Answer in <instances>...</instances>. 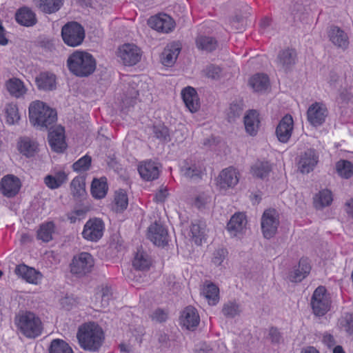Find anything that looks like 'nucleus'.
<instances>
[{"mask_svg": "<svg viewBox=\"0 0 353 353\" xmlns=\"http://www.w3.org/2000/svg\"><path fill=\"white\" fill-rule=\"evenodd\" d=\"M77 336L81 347L90 352L97 351L104 340L102 328L94 322L81 325L78 329Z\"/></svg>", "mask_w": 353, "mask_h": 353, "instance_id": "1", "label": "nucleus"}, {"mask_svg": "<svg viewBox=\"0 0 353 353\" xmlns=\"http://www.w3.org/2000/svg\"><path fill=\"white\" fill-rule=\"evenodd\" d=\"M69 71L79 77H85L92 74L97 66L94 57L84 51L76 50L67 59Z\"/></svg>", "mask_w": 353, "mask_h": 353, "instance_id": "2", "label": "nucleus"}, {"mask_svg": "<svg viewBox=\"0 0 353 353\" xmlns=\"http://www.w3.org/2000/svg\"><path fill=\"white\" fill-rule=\"evenodd\" d=\"M57 119V112L45 103L35 101L29 106V120L30 123L39 129H47Z\"/></svg>", "mask_w": 353, "mask_h": 353, "instance_id": "3", "label": "nucleus"}, {"mask_svg": "<svg viewBox=\"0 0 353 353\" xmlns=\"http://www.w3.org/2000/svg\"><path fill=\"white\" fill-rule=\"evenodd\" d=\"M17 325L21 332L29 339L38 337L43 331L41 319L32 312L20 313L17 317Z\"/></svg>", "mask_w": 353, "mask_h": 353, "instance_id": "4", "label": "nucleus"}, {"mask_svg": "<svg viewBox=\"0 0 353 353\" xmlns=\"http://www.w3.org/2000/svg\"><path fill=\"white\" fill-rule=\"evenodd\" d=\"M331 303L326 288L324 286H319L314 291L310 304L315 316H323L330 310Z\"/></svg>", "mask_w": 353, "mask_h": 353, "instance_id": "5", "label": "nucleus"}, {"mask_svg": "<svg viewBox=\"0 0 353 353\" xmlns=\"http://www.w3.org/2000/svg\"><path fill=\"white\" fill-rule=\"evenodd\" d=\"M61 36L65 44L76 47L82 43L85 38V31L79 23L68 22L63 26Z\"/></svg>", "mask_w": 353, "mask_h": 353, "instance_id": "6", "label": "nucleus"}, {"mask_svg": "<svg viewBox=\"0 0 353 353\" xmlns=\"http://www.w3.org/2000/svg\"><path fill=\"white\" fill-rule=\"evenodd\" d=\"M94 264V259L90 253L81 252L73 257L70 265V272L81 277L90 272Z\"/></svg>", "mask_w": 353, "mask_h": 353, "instance_id": "7", "label": "nucleus"}, {"mask_svg": "<svg viewBox=\"0 0 353 353\" xmlns=\"http://www.w3.org/2000/svg\"><path fill=\"white\" fill-rule=\"evenodd\" d=\"M279 225V214L274 209L266 210L261 218V230L265 238L273 237Z\"/></svg>", "mask_w": 353, "mask_h": 353, "instance_id": "8", "label": "nucleus"}, {"mask_svg": "<svg viewBox=\"0 0 353 353\" xmlns=\"http://www.w3.org/2000/svg\"><path fill=\"white\" fill-rule=\"evenodd\" d=\"M319 159V152L314 148H307L298 156L297 165L299 170L303 174H308L313 171Z\"/></svg>", "mask_w": 353, "mask_h": 353, "instance_id": "9", "label": "nucleus"}, {"mask_svg": "<svg viewBox=\"0 0 353 353\" xmlns=\"http://www.w3.org/2000/svg\"><path fill=\"white\" fill-rule=\"evenodd\" d=\"M104 229V223L101 219H90L84 225L82 236L86 240L97 241L103 236Z\"/></svg>", "mask_w": 353, "mask_h": 353, "instance_id": "10", "label": "nucleus"}, {"mask_svg": "<svg viewBox=\"0 0 353 353\" xmlns=\"http://www.w3.org/2000/svg\"><path fill=\"white\" fill-rule=\"evenodd\" d=\"M147 236L155 245L159 247H164L169 241L168 230L157 221L148 227Z\"/></svg>", "mask_w": 353, "mask_h": 353, "instance_id": "11", "label": "nucleus"}, {"mask_svg": "<svg viewBox=\"0 0 353 353\" xmlns=\"http://www.w3.org/2000/svg\"><path fill=\"white\" fill-rule=\"evenodd\" d=\"M328 115V110L323 103L315 102L312 103L307 111L308 122L314 127L323 125Z\"/></svg>", "mask_w": 353, "mask_h": 353, "instance_id": "12", "label": "nucleus"}, {"mask_svg": "<svg viewBox=\"0 0 353 353\" xmlns=\"http://www.w3.org/2000/svg\"><path fill=\"white\" fill-rule=\"evenodd\" d=\"M118 56L125 65H134L141 58V51L135 45L125 43L119 48Z\"/></svg>", "mask_w": 353, "mask_h": 353, "instance_id": "13", "label": "nucleus"}, {"mask_svg": "<svg viewBox=\"0 0 353 353\" xmlns=\"http://www.w3.org/2000/svg\"><path fill=\"white\" fill-rule=\"evenodd\" d=\"M246 216L243 212L233 214L227 224V230L232 237L241 238L246 231Z\"/></svg>", "mask_w": 353, "mask_h": 353, "instance_id": "14", "label": "nucleus"}, {"mask_svg": "<svg viewBox=\"0 0 353 353\" xmlns=\"http://www.w3.org/2000/svg\"><path fill=\"white\" fill-rule=\"evenodd\" d=\"M148 25L158 32L168 33L174 29L175 23L168 14H159L151 17L148 19Z\"/></svg>", "mask_w": 353, "mask_h": 353, "instance_id": "15", "label": "nucleus"}, {"mask_svg": "<svg viewBox=\"0 0 353 353\" xmlns=\"http://www.w3.org/2000/svg\"><path fill=\"white\" fill-rule=\"evenodd\" d=\"M239 173L233 167L223 170L218 178L217 185L223 190L234 187L239 182Z\"/></svg>", "mask_w": 353, "mask_h": 353, "instance_id": "16", "label": "nucleus"}, {"mask_svg": "<svg viewBox=\"0 0 353 353\" xmlns=\"http://www.w3.org/2000/svg\"><path fill=\"white\" fill-rule=\"evenodd\" d=\"M21 182L18 177L8 174L4 176L0 183V190L7 197L14 196L19 191Z\"/></svg>", "mask_w": 353, "mask_h": 353, "instance_id": "17", "label": "nucleus"}, {"mask_svg": "<svg viewBox=\"0 0 353 353\" xmlns=\"http://www.w3.org/2000/svg\"><path fill=\"white\" fill-rule=\"evenodd\" d=\"M293 126L294 121L291 115L286 114L281 119L276 128V134L279 141L287 143L289 141Z\"/></svg>", "mask_w": 353, "mask_h": 353, "instance_id": "18", "label": "nucleus"}, {"mask_svg": "<svg viewBox=\"0 0 353 353\" xmlns=\"http://www.w3.org/2000/svg\"><path fill=\"white\" fill-rule=\"evenodd\" d=\"M297 54L294 49H285L279 52L276 59V65L279 70L288 72L295 65Z\"/></svg>", "mask_w": 353, "mask_h": 353, "instance_id": "19", "label": "nucleus"}, {"mask_svg": "<svg viewBox=\"0 0 353 353\" xmlns=\"http://www.w3.org/2000/svg\"><path fill=\"white\" fill-rule=\"evenodd\" d=\"M200 316L196 308L192 306L186 307L180 316L181 324L189 330H194L199 324Z\"/></svg>", "mask_w": 353, "mask_h": 353, "instance_id": "20", "label": "nucleus"}, {"mask_svg": "<svg viewBox=\"0 0 353 353\" xmlns=\"http://www.w3.org/2000/svg\"><path fill=\"white\" fill-rule=\"evenodd\" d=\"M19 152L27 158L33 157L39 152V144L36 140L28 137H19L17 141Z\"/></svg>", "mask_w": 353, "mask_h": 353, "instance_id": "21", "label": "nucleus"}, {"mask_svg": "<svg viewBox=\"0 0 353 353\" xmlns=\"http://www.w3.org/2000/svg\"><path fill=\"white\" fill-rule=\"evenodd\" d=\"M64 132L62 127H57L48 134L49 144L56 152H62L66 148Z\"/></svg>", "mask_w": 353, "mask_h": 353, "instance_id": "22", "label": "nucleus"}, {"mask_svg": "<svg viewBox=\"0 0 353 353\" xmlns=\"http://www.w3.org/2000/svg\"><path fill=\"white\" fill-rule=\"evenodd\" d=\"M330 41L337 48L345 50L349 46V38L346 32L337 26H331L328 30Z\"/></svg>", "mask_w": 353, "mask_h": 353, "instance_id": "23", "label": "nucleus"}, {"mask_svg": "<svg viewBox=\"0 0 353 353\" xmlns=\"http://www.w3.org/2000/svg\"><path fill=\"white\" fill-rule=\"evenodd\" d=\"M15 273L27 282L32 284H37L42 276L39 272L24 264L17 266Z\"/></svg>", "mask_w": 353, "mask_h": 353, "instance_id": "24", "label": "nucleus"}, {"mask_svg": "<svg viewBox=\"0 0 353 353\" xmlns=\"http://www.w3.org/2000/svg\"><path fill=\"white\" fill-rule=\"evenodd\" d=\"M203 170V166L201 163L193 159L186 160L181 168L184 176L193 179L201 178Z\"/></svg>", "mask_w": 353, "mask_h": 353, "instance_id": "25", "label": "nucleus"}, {"mask_svg": "<svg viewBox=\"0 0 353 353\" xmlns=\"http://www.w3.org/2000/svg\"><path fill=\"white\" fill-rule=\"evenodd\" d=\"M195 43L199 50L206 53L216 50L219 46V42L215 37L202 34L196 37Z\"/></svg>", "mask_w": 353, "mask_h": 353, "instance_id": "26", "label": "nucleus"}, {"mask_svg": "<svg viewBox=\"0 0 353 353\" xmlns=\"http://www.w3.org/2000/svg\"><path fill=\"white\" fill-rule=\"evenodd\" d=\"M183 100L185 106L191 112H196L200 107L197 93L194 88L187 87L181 92Z\"/></svg>", "mask_w": 353, "mask_h": 353, "instance_id": "27", "label": "nucleus"}, {"mask_svg": "<svg viewBox=\"0 0 353 353\" xmlns=\"http://www.w3.org/2000/svg\"><path fill=\"white\" fill-rule=\"evenodd\" d=\"M141 177L145 181H152L158 178L159 170L156 163L149 161L141 163L138 168Z\"/></svg>", "mask_w": 353, "mask_h": 353, "instance_id": "28", "label": "nucleus"}, {"mask_svg": "<svg viewBox=\"0 0 353 353\" xmlns=\"http://www.w3.org/2000/svg\"><path fill=\"white\" fill-rule=\"evenodd\" d=\"M180 51L179 44L173 43L168 45L161 54V63L165 66H172L175 63Z\"/></svg>", "mask_w": 353, "mask_h": 353, "instance_id": "29", "label": "nucleus"}, {"mask_svg": "<svg viewBox=\"0 0 353 353\" xmlns=\"http://www.w3.org/2000/svg\"><path fill=\"white\" fill-rule=\"evenodd\" d=\"M15 19L21 26L30 27L37 23L36 14L28 7L19 8L15 14Z\"/></svg>", "mask_w": 353, "mask_h": 353, "instance_id": "30", "label": "nucleus"}, {"mask_svg": "<svg viewBox=\"0 0 353 353\" xmlns=\"http://www.w3.org/2000/svg\"><path fill=\"white\" fill-rule=\"evenodd\" d=\"M39 90H52L56 88V76L50 72H42L35 78Z\"/></svg>", "mask_w": 353, "mask_h": 353, "instance_id": "31", "label": "nucleus"}, {"mask_svg": "<svg viewBox=\"0 0 353 353\" xmlns=\"http://www.w3.org/2000/svg\"><path fill=\"white\" fill-rule=\"evenodd\" d=\"M311 267L305 259L299 261L298 267H295L289 275V279L292 282H301L310 272Z\"/></svg>", "mask_w": 353, "mask_h": 353, "instance_id": "32", "label": "nucleus"}, {"mask_svg": "<svg viewBox=\"0 0 353 353\" xmlns=\"http://www.w3.org/2000/svg\"><path fill=\"white\" fill-rule=\"evenodd\" d=\"M201 294L211 305H215L219 301V289L213 283L206 282L203 285Z\"/></svg>", "mask_w": 353, "mask_h": 353, "instance_id": "33", "label": "nucleus"}, {"mask_svg": "<svg viewBox=\"0 0 353 353\" xmlns=\"http://www.w3.org/2000/svg\"><path fill=\"white\" fill-rule=\"evenodd\" d=\"M259 114L256 110H250L244 117V125L246 132L251 136L256 135L259 127Z\"/></svg>", "mask_w": 353, "mask_h": 353, "instance_id": "34", "label": "nucleus"}, {"mask_svg": "<svg viewBox=\"0 0 353 353\" xmlns=\"http://www.w3.org/2000/svg\"><path fill=\"white\" fill-rule=\"evenodd\" d=\"M34 3L43 12L52 14L61 8L63 0H34Z\"/></svg>", "mask_w": 353, "mask_h": 353, "instance_id": "35", "label": "nucleus"}, {"mask_svg": "<svg viewBox=\"0 0 353 353\" xmlns=\"http://www.w3.org/2000/svg\"><path fill=\"white\" fill-rule=\"evenodd\" d=\"M132 265L136 270H148L152 265V259L145 252L139 250L134 257Z\"/></svg>", "mask_w": 353, "mask_h": 353, "instance_id": "36", "label": "nucleus"}, {"mask_svg": "<svg viewBox=\"0 0 353 353\" xmlns=\"http://www.w3.org/2000/svg\"><path fill=\"white\" fill-rule=\"evenodd\" d=\"M108 191L107 179L105 177L95 179L91 185V193L96 199L105 197Z\"/></svg>", "mask_w": 353, "mask_h": 353, "instance_id": "37", "label": "nucleus"}, {"mask_svg": "<svg viewBox=\"0 0 353 353\" xmlns=\"http://www.w3.org/2000/svg\"><path fill=\"white\" fill-rule=\"evenodd\" d=\"M250 85L255 92H263L269 86L268 77L264 74H256L252 76L249 81Z\"/></svg>", "mask_w": 353, "mask_h": 353, "instance_id": "38", "label": "nucleus"}, {"mask_svg": "<svg viewBox=\"0 0 353 353\" xmlns=\"http://www.w3.org/2000/svg\"><path fill=\"white\" fill-rule=\"evenodd\" d=\"M55 225L52 221L44 222L40 225L37 230V239L43 242H49L52 239Z\"/></svg>", "mask_w": 353, "mask_h": 353, "instance_id": "39", "label": "nucleus"}, {"mask_svg": "<svg viewBox=\"0 0 353 353\" xmlns=\"http://www.w3.org/2000/svg\"><path fill=\"white\" fill-rule=\"evenodd\" d=\"M6 88L9 93L19 98L26 93V88L23 83L17 78H12L6 81Z\"/></svg>", "mask_w": 353, "mask_h": 353, "instance_id": "40", "label": "nucleus"}, {"mask_svg": "<svg viewBox=\"0 0 353 353\" xmlns=\"http://www.w3.org/2000/svg\"><path fill=\"white\" fill-rule=\"evenodd\" d=\"M191 239L196 245H201L205 236V225L199 221L192 223L190 226Z\"/></svg>", "mask_w": 353, "mask_h": 353, "instance_id": "41", "label": "nucleus"}, {"mask_svg": "<svg viewBox=\"0 0 353 353\" xmlns=\"http://www.w3.org/2000/svg\"><path fill=\"white\" fill-rule=\"evenodd\" d=\"M332 200V192L327 189L323 190L314 197V205L316 209H322L330 205Z\"/></svg>", "mask_w": 353, "mask_h": 353, "instance_id": "42", "label": "nucleus"}, {"mask_svg": "<svg viewBox=\"0 0 353 353\" xmlns=\"http://www.w3.org/2000/svg\"><path fill=\"white\" fill-rule=\"evenodd\" d=\"M112 297V289L107 285L101 286L96 294V299H99V305L102 308H105L109 305L110 301Z\"/></svg>", "mask_w": 353, "mask_h": 353, "instance_id": "43", "label": "nucleus"}, {"mask_svg": "<svg viewBox=\"0 0 353 353\" xmlns=\"http://www.w3.org/2000/svg\"><path fill=\"white\" fill-rule=\"evenodd\" d=\"M49 353H74L71 347L62 339H54L49 347Z\"/></svg>", "mask_w": 353, "mask_h": 353, "instance_id": "44", "label": "nucleus"}, {"mask_svg": "<svg viewBox=\"0 0 353 353\" xmlns=\"http://www.w3.org/2000/svg\"><path fill=\"white\" fill-rule=\"evenodd\" d=\"M6 120L9 125L16 124L20 119L17 105L14 103H8L5 108Z\"/></svg>", "mask_w": 353, "mask_h": 353, "instance_id": "45", "label": "nucleus"}, {"mask_svg": "<svg viewBox=\"0 0 353 353\" xmlns=\"http://www.w3.org/2000/svg\"><path fill=\"white\" fill-rule=\"evenodd\" d=\"M336 168L339 174L345 179L353 175V164L347 160H340L336 163Z\"/></svg>", "mask_w": 353, "mask_h": 353, "instance_id": "46", "label": "nucleus"}, {"mask_svg": "<svg viewBox=\"0 0 353 353\" xmlns=\"http://www.w3.org/2000/svg\"><path fill=\"white\" fill-rule=\"evenodd\" d=\"M128 205V195L123 190H119L115 192L114 194V205L117 212H123L125 210Z\"/></svg>", "mask_w": 353, "mask_h": 353, "instance_id": "47", "label": "nucleus"}, {"mask_svg": "<svg viewBox=\"0 0 353 353\" xmlns=\"http://www.w3.org/2000/svg\"><path fill=\"white\" fill-rule=\"evenodd\" d=\"M271 170V167L268 162H257L252 167L253 176L263 179L266 177Z\"/></svg>", "mask_w": 353, "mask_h": 353, "instance_id": "48", "label": "nucleus"}, {"mask_svg": "<svg viewBox=\"0 0 353 353\" xmlns=\"http://www.w3.org/2000/svg\"><path fill=\"white\" fill-rule=\"evenodd\" d=\"M240 305L234 301H229L223 305L222 312L228 318H234L241 313Z\"/></svg>", "mask_w": 353, "mask_h": 353, "instance_id": "49", "label": "nucleus"}, {"mask_svg": "<svg viewBox=\"0 0 353 353\" xmlns=\"http://www.w3.org/2000/svg\"><path fill=\"white\" fill-rule=\"evenodd\" d=\"M243 105L241 103H232L227 113L228 121L233 122L237 118H239L243 113Z\"/></svg>", "mask_w": 353, "mask_h": 353, "instance_id": "50", "label": "nucleus"}, {"mask_svg": "<svg viewBox=\"0 0 353 353\" xmlns=\"http://www.w3.org/2000/svg\"><path fill=\"white\" fill-rule=\"evenodd\" d=\"M71 192L74 196H81L85 193V183L81 177H75L70 184Z\"/></svg>", "mask_w": 353, "mask_h": 353, "instance_id": "51", "label": "nucleus"}, {"mask_svg": "<svg viewBox=\"0 0 353 353\" xmlns=\"http://www.w3.org/2000/svg\"><path fill=\"white\" fill-rule=\"evenodd\" d=\"M152 132L154 137L162 141H169L170 132L168 128L162 124L154 125L152 127Z\"/></svg>", "mask_w": 353, "mask_h": 353, "instance_id": "52", "label": "nucleus"}, {"mask_svg": "<svg viewBox=\"0 0 353 353\" xmlns=\"http://www.w3.org/2000/svg\"><path fill=\"white\" fill-rule=\"evenodd\" d=\"M91 162V157L86 154L74 163L72 165V168L74 171L77 172H85L90 169Z\"/></svg>", "mask_w": 353, "mask_h": 353, "instance_id": "53", "label": "nucleus"}, {"mask_svg": "<svg viewBox=\"0 0 353 353\" xmlns=\"http://www.w3.org/2000/svg\"><path fill=\"white\" fill-rule=\"evenodd\" d=\"M227 254L228 251L225 249L221 248L215 250L212 259V263L216 266L221 265Z\"/></svg>", "mask_w": 353, "mask_h": 353, "instance_id": "54", "label": "nucleus"}, {"mask_svg": "<svg viewBox=\"0 0 353 353\" xmlns=\"http://www.w3.org/2000/svg\"><path fill=\"white\" fill-rule=\"evenodd\" d=\"M205 73L209 78L218 79L221 77V68L217 65H210L205 68Z\"/></svg>", "mask_w": 353, "mask_h": 353, "instance_id": "55", "label": "nucleus"}, {"mask_svg": "<svg viewBox=\"0 0 353 353\" xmlns=\"http://www.w3.org/2000/svg\"><path fill=\"white\" fill-rule=\"evenodd\" d=\"M150 318L153 321L162 323L166 321L168 318V314L163 310L158 308L152 312V313L150 314Z\"/></svg>", "mask_w": 353, "mask_h": 353, "instance_id": "56", "label": "nucleus"}, {"mask_svg": "<svg viewBox=\"0 0 353 353\" xmlns=\"http://www.w3.org/2000/svg\"><path fill=\"white\" fill-rule=\"evenodd\" d=\"M211 201L210 196L205 194L201 193L199 194L195 199L194 205L198 208H202L205 206L206 204Z\"/></svg>", "mask_w": 353, "mask_h": 353, "instance_id": "57", "label": "nucleus"}, {"mask_svg": "<svg viewBox=\"0 0 353 353\" xmlns=\"http://www.w3.org/2000/svg\"><path fill=\"white\" fill-rule=\"evenodd\" d=\"M269 338L273 343H279L281 339V334L275 327H271L269 330Z\"/></svg>", "mask_w": 353, "mask_h": 353, "instance_id": "58", "label": "nucleus"}, {"mask_svg": "<svg viewBox=\"0 0 353 353\" xmlns=\"http://www.w3.org/2000/svg\"><path fill=\"white\" fill-rule=\"evenodd\" d=\"M272 24V21L268 17L263 18L260 23V31L262 34L268 33Z\"/></svg>", "mask_w": 353, "mask_h": 353, "instance_id": "59", "label": "nucleus"}, {"mask_svg": "<svg viewBox=\"0 0 353 353\" xmlns=\"http://www.w3.org/2000/svg\"><path fill=\"white\" fill-rule=\"evenodd\" d=\"M52 176L59 187L68 180V175L64 171H59Z\"/></svg>", "mask_w": 353, "mask_h": 353, "instance_id": "60", "label": "nucleus"}, {"mask_svg": "<svg viewBox=\"0 0 353 353\" xmlns=\"http://www.w3.org/2000/svg\"><path fill=\"white\" fill-rule=\"evenodd\" d=\"M344 327L345 331L350 335H353V316L348 315L345 317Z\"/></svg>", "mask_w": 353, "mask_h": 353, "instance_id": "61", "label": "nucleus"}, {"mask_svg": "<svg viewBox=\"0 0 353 353\" xmlns=\"http://www.w3.org/2000/svg\"><path fill=\"white\" fill-rule=\"evenodd\" d=\"M45 184L50 189H56L59 186L52 175H48L44 179Z\"/></svg>", "mask_w": 353, "mask_h": 353, "instance_id": "62", "label": "nucleus"}, {"mask_svg": "<svg viewBox=\"0 0 353 353\" xmlns=\"http://www.w3.org/2000/svg\"><path fill=\"white\" fill-rule=\"evenodd\" d=\"M168 196V191L166 189L159 190L154 196V199L157 202H163Z\"/></svg>", "mask_w": 353, "mask_h": 353, "instance_id": "63", "label": "nucleus"}, {"mask_svg": "<svg viewBox=\"0 0 353 353\" xmlns=\"http://www.w3.org/2000/svg\"><path fill=\"white\" fill-rule=\"evenodd\" d=\"M196 353H212V350L206 343H201L195 349Z\"/></svg>", "mask_w": 353, "mask_h": 353, "instance_id": "64", "label": "nucleus"}]
</instances>
